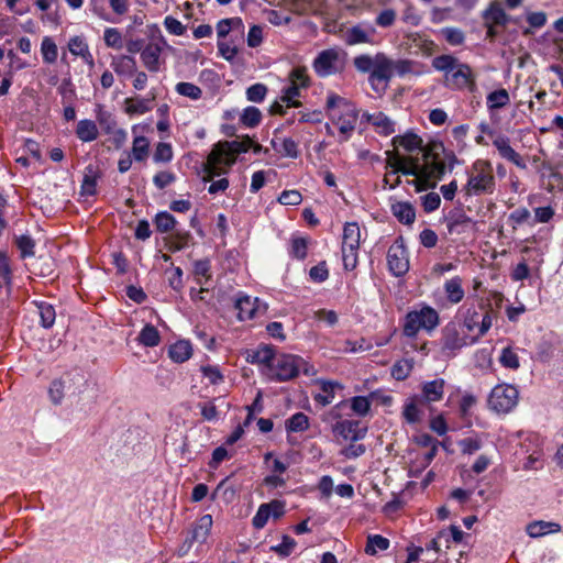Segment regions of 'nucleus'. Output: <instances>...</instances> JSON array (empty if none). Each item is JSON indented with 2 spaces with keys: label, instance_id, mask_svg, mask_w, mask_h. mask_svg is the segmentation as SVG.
Instances as JSON below:
<instances>
[{
  "label": "nucleus",
  "instance_id": "nucleus-39",
  "mask_svg": "<svg viewBox=\"0 0 563 563\" xmlns=\"http://www.w3.org/2000/svg\"><path fill=\"white\" fill-rule=\"evenodd\" d=\"M299 87L296 85L289 84V86L283 88L280 101L286 104V107L299 108L302 106V102L299 100L301 97Z\"/></svg>",
  "mask_w": 563,
  "mask_h": 563
},
{
  "label": "nucleus",
  "instance_id": "nucleus-6",
  "mask_svg": "<svg viewBox=\"0 0 563 563\" xmlns=\"http://www.w3.org/2000/svg\"><path fill=\"white\" fill-rule=\"evenodd\" d=\"M518 390L509 384L495 386L488 397V406L496 412L507 413L511 411L518 402Z\"/></svg>",
  "mask_w": 563,
  "mask_h": 563
},
{
  "label": "nucleus",
  "instance_id": "nucleus-28",
  "mask_svg": "<svg viewBox=\"0 0 563 563\" xmlns=\"http://www.w3.org/2000/svg\"><path fill=\"white\" fill-rule=\"evenodd\" d=\"M154 99H155L154 93H152L151 98H141V97L126 98L124 101L125 112L129 115L144 114L152 110L151 102Z\"/></svg>",
  "mask_w": 563,
  "mask_h": 563
},
{
  "label": "nucleus",
  "instance_id": "nucleus-3",
  "mask_svg": "<svg viewBox=\"0 0 563 563\" xmlns=\"http://www.w3.org/2000/svg\"><path fill=\"white\" fill-rule=\"evenodd\" d=\"M419 309L406 313L402 322V334L416 339L420 330L433 331L440 323L438 311L427 303H420Z\"/></svg>",
  "mask_w": 563,
  "mask_h": 563
},
{
  "label": "nucleus",
  "instance_id": "nucleus-20",
  "mask_svg": "<svg viewBox=\"0 0 563 563\" xmlns=\"http://www.w3.org/2000/svg\"><path fill=\"white\" fill-rule=\"evenodd\" d=\"M393 216L402 224L411 225L416 220V209L411 202L397 201L390 207Z\"/></svg>",
  "mask_w": 563,
  "mask_h": 563
},
{
  "label": "nucleus",
  "instance_id": "nucleus-59",
  "mask_svg": "<svg viewBox=\"0 0 563 563\" xmlns=\"http://www.w3.org/2000/svg\"><path fill=\"white\" fill-rule=\"evenodd\" d=\"M268 92V88L266 85L262 82L254 84L246 89V99L251 102L260 103L264 101L266 95Z\"/></svg>",
  "mask_w": 563,
  "mask_h": 563
},
{
  "label": "nucleus",
  "instance_id": "nucleus-23",
  "mask_svg": "<svg viewBox=\"0 0 563 563\" xmlns=\"http://www.w3.org/2000/svg\"><path fill=\"white\" fill-rule=\"evenodd\" d=\"M361 231L357 222H347L343 228L342 247L349 251H358Z\"/></svg>",
  "mask_w": 563,
  "mask_h": 563
},
{
  "label": "nucleus",
  "instance_id": "nucleus-30",
  "mask_svg": "<svg viewBox=\"0 0 563 563\" xmlns=\"http://www.w3.org/2000/svg\"><path fill=\"white\" fill-rule=\"evenodd\" d=\"M75 133L76 136L85 143L97 140L99 135L96 122L89 119L78 121Z\"/></svg>",
  "mask_w": 563,
  "mask_h": 563
},
{
  "label": "nucleus",
  "instance_id": "nucleus-24",
  "mask_svg": "<svg viewBox=\"0 0 563 563\" xmlns=\"http://www.w3.org/2000/svg\"><path fill=\"white\" fill-rule=\"evenodd\" d=\"M100 178V173L96 166L89 164L85 168V174L80 187V194L82 196H95L97 195V184Z\"/></svg>",
  "mask_w": 563,
  "mask_h": 563
},
{
  "label": "nucleus",
  "instance_id": "nucleus-17",
  "mask_svg": "<svg viewBox=\"0 0 563 563\" xmlns=\"http://www.w3.org/2000/svg\"><path fill=\"white\" fill-rule=\"evenodd\" d=\"M394 147H402L405 151L412 153L415 151H421L423 148V140L412 130H408L402 135H395L391 139Z\"/></svg>",
  "mask_w": 563,
  "mask_h": 563
},
{
  "label": "nucleus",
  "instance_id": "nucleus-44",
  "mask_svg": "<svg viewBox=\"0 0 563 563\" xmlns=\"http://www.w3.org/2000/svg\"><path fill=\"white\" fill-rule=\"evenodd\" d=\"M510 103V97L505 88L492 91L487 96V107L489 110L500 109Z\"/></svg>",
  "mask_w": 563,
  "mask_h": 563
},
{
  "label": "nucleus",
  "instance_id": "nucleus-51",
  "mask_svg": "<svg viewBox=\"0 0 563 563\" xmlns=\"http://www.w3.org/2000/svg\"><path fill=\"white\" fill-rule=\"evenodd\" d=\"M175 90L180 96L188 97L191 100H199L202 96L201 88L192 82H178L175 87Z\"/></svg>",
  "mask_w": 563,
  "mask_h": 563
},
{
  "label": "nucleus",
  "instance_id": "nucleus-54",
  "mask_svg": "<svg viewBox=\"0 0 563 563\" xmlns=\"http://www.w3.org/2000/svg\"><path fill=\"white\" fill-rule=\"evenodd\" d=\"M412 367L413 366L410 361L400 360V361H397L391 366L390 373H391L393 378H395L396 380H405L410 375Z\"/></svg>",
  "mask_w": 563,
  "mask_h": 563
},
{
  "label": "nucleus",
  "instance_id": "nucleus-45",
  "mask_svg": "<svg viewBox=\"0 0 563 563\" xmlns=\"http://www.w3.org/2000/svg\"><path fill=\"white\" fill-rule=\"evenodd\" d=\"M373 126L380 135L388 136L395 132V122L391 121L384 112L375 113Z\"/></svg>",
  "mask_w": 563,
  "mask_h": 563
},
{
  "label": "nucleus",
  "instance_id": "nucleus-11",
  "mask_svg": "<svg viewBox=\"0 0 563 563\" xmlns=\"http://www.w3.org/2000/svg\"><path fill=\"white\" fill-rule=\"evenodd\" d=\"M339 53L334 48L321 51L313 60V69L319 77H327L339 71L336 63Z\"/></svg>",
  "mask_w": 563,
  "mask_h": 563
},
{
  "label": "nucleus",
  "instance_id": "nucleus-60",
  "mask_svg": "<svg viewBox=\"0 0 563 563\" xmlns=\"http://www.w3.org/2000/svg\"><path fill=\"white\" fill-rule=\"evenodd\" d=\"M173 159V147L169 143L159 142L153 154L155 163H168Z\"/></svg>",
  "mask_w": 563,
  "mask_h": 563
},
{
  "label": "nucleus",
  "instance_id": "nucleus-47",
  "mask_svg": "<svg viewBox=\"0 0 563 563\" xmlns=\"http://www.w3.org/2000/svg\"><path fill=\"white\" fill-rule=\"evenodd\" d=\"M41 53L43 62L53 64L57 60L58 49L57 45L51 36H44L41 44Z\"/></svg>",
  "mask_w": 563,
  "mask_h": 563
},
{
  "label": "nucleus",
  "instance_id": "nucleus-55",
  "mask_svg": "<svg viewBox=\"0 0 563 563\" xmlns=\"http://www.w3.org/2000/svg\"><path fill=\"white\" fill-rule=\"evenodd\" d=\"M211 261L209 258H202L194 262V275L197 278V283L202 285L200 277H205L206 280L211 278Z\"/></svg>",
  "mask_w": 563,
  "mask_h": 563
},
{
  "label": "nucleus",
  "instance_id": "nucleus-58",
  "mask_svg": "<svg viewBox=\"0 0 563 563\" xmlns=\"http://www.w3.org/2000/svg\"><path fill=\"white\" fill-rule=\"evenodd\" d=\"M241 27L243 26V22L241 18H228L222 19L217 23V34L219 38H224L232 27Z\"/></svg>",
  "mask_w": 563,
  "mask_h": 563
},
{
  "label": "nucleus",
  "instance_id": "nucleus-62",
  "mask_svg": "<svg viewBox=\"0 0 563 563\" xmlns=\"http://www.w3.org/2000/svg\"><path fill=\"white\" fill-rule=\"evenodd\" d=\"M276 350L273 345L263 344L260 345V364H263L267 367V372L271 369V365L275 362Z\"/></svg>",
  "mask_w": 563,
  "mask_h": 563
},
{
  "label": "nucleus",
  "instance_id": "nucleus-40",
  "mask_svg": "<svg viewBox=\"0 0 563 563\" xmlns=\"http://www.w3.org/2000/svg\"><path fill=\"white\" fill-rule=\"evenodd\" d=\"M96 119L107 134H110L117 126L114 115L104 110L102 104L96 106Z\"/></svg>",
  "mask_w": 563,
  "mask_h": 563
},
{
  "label": "nucleus",
  "instance_id": "nucleus-7",
  "mask_svg": "<svg viewBox=\"0 0 563 563\" xmlns=\"http://www.w3.org/2000/svg\"><path fill=\"white\" fill-rule=\"evenodd\" d=\"M394 75V63L383 53L376 54L374 68L368 80L376 92H385L389 80Z\"/></svg>",
  "mask_w": 563,
  "mask_h": 563
},
{
  "label": "nucleus",
  "instance_id": "nucleus-12",
  "mask_svg": "<svg viewBox=\"0 0 563 563\" xmlns=\"http://www.w3.org/2000/svg\"><path fill=\"white\" fill-rule=\"evenodd\" d=\"M333 431L344 440L355 442L365 438L367 428L362 427L358 420H342L334 424Z\"/></svg>",
  "mask_w": 563,
  "mask_h": 563
},
{
  "label": "nucleus",
  "instance_id": "nucleus-34",
  "mask_svg": "<svg viewBox=\"0 0 563 563\" xmlns=\"http://www.w3.org/2000/svg\"><path fill=\"white\" fill-rule=\"evenodd\" d=\"M137 341L147 347L157 346L161 343V334L156 327L146 323L139 333Z\"/></svg>",
  "mask_w": 563,
  "mask_h": 563
},
{
  "label": "nucleus",
  "instance_id": "nucleus-49",
  "mask_svg": "<svg viewBox=\"0 0 563 563\" xmlns=\"http://www.w3.org/2000/svg\"><path fill=\"white\" fill-rule=\"evenodd\" d=\"M527 22L530 27H527L522 31L525 36L533 34L531 29H541L547 23V14L543 11L530 12L527 14Z\"/></svg>",
  "mask_w": 563,
  "mask_h": 563
},
{
  "label": "nucleus",
  "instance_id": "nucleus-27",
  "mask_svg": "<svg viewBox=\"0 0 563 563\" xmlns=\"http://www.w3.org/2000/svg\"><path fill=\"white\" fill-rule=\"evenodd\" d=\"M0 278L3 280L7 296L10 297L13 290V271L8 252L0 250Z\"/></svg>",
  "mask_w": 563,
  "mask_h": 563
},
{
  "label": "nucleus",
  "instance_id": "nucleus-21",
  "mask_svg": "<svg viewBox=\"0 0 563 563\" xmlns=\"http://www.w3.org/2000/svg\"><path fill=\"white\" fill-rule=\"evenodd\" d=\"M444 379L437 378L430 382H426L422 385L421 399L426 402L440 401L444 394Z\"/></svg>",
  "mask_w": 563,
  "mask_h": 563
},
{
  "label": "nucleus",
  "instance_id": "nucleus-15",
  "mask_svg": "<svg viewBox=\"0 0 563 563\" xmlns=\"http://www.w3.org/2000/svg\"><path fill=\"white\" fill-rule=\"evenodd\" d=\"M472 74V67L466 63L460 62L455 69L449 76H445V86L450 89L463 90Z\"/></svg>",
  "mask_w": 563,
  "mask_h": 563
},
{
  "label": "nucleus",
  "instance_id": "nucleus-43",
  "mask_svg": "<svg viewBox=\"0 0 563 563\" xmlns=\"http://www.w3.org/2000/svg\"><path fill=\"white\" fill-rule=\"evenodd\" d=\"M150 152V141L145 136H135L133 140L132 152L130 153L135 162H144Z\"/></svg>",
  "mask_w": 563,
  "mask_h": 563
},
{
  "label": "nucleus",
  "instance_id": "nucleus-8",
  "mask_svg": "<svg viewBox=\"0 0 563 563\" xmlns=\"http://www.w3.org/2000/svg\"><path fill=\"white\" fill-rule=\"evenodd\" d=\"M387 264L390 273L396 277H401L409 271L408 251L402 236H398L389 246Z\"/></svg>",
  "mask_w": 563,
  "mask_h": 563
},
{
  "label": "nucleus",
  "instance_id": "nucleus-48",
  "mask_svg": "<svg viewBox=\"0 0 563 563\" xmlns=\"http://www.w3.org/2000/svg\"><path fill=\"white\" fill-rule=\"evenodd\" d=\"M423 159L438 161L440 155L444 153L445 146L440 140H431L426 146L423 145Z\"/></svg>",
  "mask_w": 563,
  "mask_h": 563
},
{
  "label": "nucleus",
  "instance_id": "nucleus-42",
  "mask_svg": "<svg viewBox=\"0 0 563 563\" xmlns=\"http://www.w3.org/2000/svg\"><path fill=\"white\" fill-rule=\"evenodd\" d=\"M285 428L288 433L306 431L309 428V418L303 412H296L285 421Z\"/></svg>",
  "mask_w": 563,
  "mask_h": 563
},
{
  "label": "nucleus",
  "instance_id": "nucleus-64",
  "mask_svg": "<svg viewBox=\"0 0 563 563\" xmlns=\"http://www.w3.org/2000/svg\"><path fill=\"white\" fill-rule=\"evenodd\" d=\"M290 84L299 88H308L310 86V78L305 68H294L289 74Z\"/></svg>",
  "mask_w": 563,
  "mask_h": 563
},
{
  "label": "nucleus",
  "instance_id": "nucleus-35",
  "mask_svg": "<svg viewBox=\"0 0 563 563\" xmlns=\"http://www.w3.org/2000/svg\"><path fill=\"white\" fill-rule=\"evenodd\" d=\"M459 64L460 60L450 54L435 56L431 62L432 67L438 71L444 73L445 76H449Z\"/></svg>",
  "mask_w": 563,
  "mask_h": 563
},
{
  "label": "nucleus",
  "instance_id": "nucleus-18",
  "mask_svg": "<svg viewBox=\"0 0 563 563\" xmlns=\"http://www.w3.org/2000/svg\"><path fill=\"white\" fill-rule=\"evenodd\" d=\"M473 220L462 209H454L449 212L448 231L451 234H462Z\"/></svg>",
  "mask_w": 563,
  "mask_h": 563
},
{
  "label": "nucleus",
  "instance_id": "nucleus-13",
  "mask_svg": "<svg viewBox=\"0 0 563 563\" xmlns=\"http://www.w3.org/2000/svg\"><path fill=\"white\" fill-rule=\"evenodd\" d=\"M493 145L497 148L499 155L515 164L520 169L527 168V163L522 158V156L517 153L511 146H510V140L508 136L504 134H498L493 140Z\"/></svg>",
  "mask_w": 563,
  "mask_h": 563
},
{
  "label": "nucleus",
  "instance_id": "nucleus-14",
  "mask_svg": "<svg viewBox=\"0 0 563 563\" xmlns=\"http://www.w3.org/2000/svg\"><path fill=\"white\" fill-rule=\"evenodd\" d=\"M262 307L258 298L252 300L247 295H240L235 300V309L238 310V318L241 321L251 320L256 317ZM266 310V305H263V312Z\"/></svg>",
  "mask_w": 563,
  "mask_h": 563
},
{
  "label": "nucleus",
  "instance_id": "nucleus-2",
  "mask_svg": "<svg viewBox=\"0 0 563 563\" xmlns=\"http://www.w3.org/2000/svg\"><path fill=\"white\" fill-rule=\"evenodd\" d=\"M313 367L299 355L295 354H278L271 369L266 372V376L271 382L284 383L289 382L302 372L305 375H310Z\"/></svg>",
  "mask_w": 563,
  "mask_h": 563
},
{
  "label": "nucleus",
  "instance_id": "nucleus-46",
  "mask_svg": "<svg viewBox=\"0 0 563 563\" xmlns=\"http://www.w3.org/2000/svg\"><path fill=\"white\" fill-rule=\"evenodd\" d=\"M308 254V239L303 236H292L290 240L289 255L292 258L303 261Z\"/></svg>",
  "mask_w": 563,
  "mask_h": 563
},
{
  "label": "nucleus",
  "instance_id": "nucleus-37",
  "mask_svg": "<svg viewBox=\"0 0 563 563\" xmlns=\"http://www.w3.org/2000/svg\"><path fill=\"white\" fill-rule=\"evenodd\" d=\"M390 545V541L380 534H369L366 540L365 553L367 555H376L377 550L386 551Z\"/></svg>",
  "mask_w": 563,
  "mask_h": 563
},
{
  "label": "nucleus",
  "instance_id": "nucleus-53",
  "mask_svg": "<svg viewBox=\"0 0 563 563\" xmlns=\"http://www.w3.org/2000/svg\"><path fill=\"white\" fill-rule=\"evenodd\" d=\"M445 41L452 46L462 45L465 42V34L461 29L446 26L441 30Z\"/></svg>",
  "mask_w": 563,
  "mask_h": 563
},
{
  "label": "nucleus",
  "instance_id": "nucleus-56",
  "mask_svg": "<svg viewBox=\"0 0 563 563\" xmlns=\"http://www.w3.org/2000/svg\"><path fill=\"white\" fill-rule=\"evenodd\" d=\"M346 43L349 45H355L361 43H371V38L366 31H364L361 26L355 25L349 29L346 32Z\"/></svg>",
  "mask_w": 563,
  "mask_h": 563
},
{
  "label": "nucleus",
  "instance_id": "nucleus-52",
  "mask_svg": "<svg viewBox=\"0 0 563 563\" xmlns=\"http://www.w3.org/2000/svg\"><path fill=\"white\" fill-rule=\"evenodd\" d=\"M416 399L417 397L411 398L402 409V417L410 424L418 423L421 420V411L416 404Z\"/></svg>",
  "mask_w": 563,
  "mask_h": 563
},
{
  "label": "nucleus",
  "instance_id": "nucleus-19",
  "mask_svg": "<svg viewBox=\"0 0 563 563\" xmlns=\"http://www.w3.org/2000/svg\"><path fill=\"white\" fill-rule=\"evenodd\" d=\"M162 47L158 44L150 43L141 52V59L146 69L151 73H157L159 70V57Z\"/></svg>",
  "mask_w": 563,
  "mask_h": 563
},
{
  "label": "nucleus",
  "instance_id": "nucleus-29",
  "mask_svg": "<svg viewBox=\"0 0 563 563\" xmlns=\"http://www.w3.org/2000/svg\"><path fill=\"white\" fill-rule=\"evenodd\" d=\"M192 355V347L189 341L179 340L172 344L168 349V356L175 363H184L188 361Z\"/></svg>",
  "mask_w": 563,
  "mask_h": 563
},
{
  "label": "nucleus",
  "instance_id": "nucleus-5",
  "mask_svg": "<svg viewBox=\"0 0 563 563\" xmlns=\"http://www.w3.org/2000/svg\"><path fill=\"white\" fill-rule=\"evenodd\" d=\"M474 173L468 176L465 185L466 195H484L493 194L495 190V177L493 175V166L489 161L476 159L472 166Z\"/></svg>",
  "mask_w": 563,
  "mask_h": 563
},
{
  "label": "nucleus",
  "instance_id": "nucleus-63",
  "mask_svg": "<svg viewBox=\"0 0 563 563\" xmlns=\"http://www.w3.org/2000/svg\"><path fill=\"white\" fill-rule=\"evenodd\" d=\"M500 364L510 369H517L520 366L518 355L511 350V347H505L501 351V355L499 357Z\"/></svg>",
  "mask_w": 563,
  "mask_h": 563
},
{
  "label": "nucleus",
  "instance_id": "nucleus-41",
  "mask_svg": "<svg viewBox=\"0 0 563 563\" xmlns=\"http://www.w3.org/2000/svg\"><path fill=\"white\" fill-rule=\"evenodd\" d=\"M263 114L254 106L246 107L240 115V123L246 128H256L262 122Z\"/></svg>",
  "mask_w": 563,
  "mask_h": 563
},
{
  "label": "nucleus",
  "instance_id": "nucleus-26",
  "mask_svg": "<svg viewBox=\"0 0 563 563\" xmlns=\"http://www.w3.org/2000/svg\"><path fill=\"white\" fill-rule=\"evenodd\" d=\"M33 305L37 309L40 316V324L44 329H51L56 319V311L52 303L43 300H34Z\"/></svg>",
  "mask_w": 563,
  "mask_h": 563
},
{
  "label": "nucleus",
  "instance_id": "nucleus-57",
  "mask_svg": "<svg viewBox=\"0 0 563 563\" xmlns=\"http://www.w3.org/2000/svg\"><path fill=\"white\" fill-rule=\"evenodd\" d=\"M297 542L291 537L284 534L282 537V542L277 545L271 547V551L277 553L282 558H287L291 554Z\"/></svg>",
  "mask_w": 563,
  "mask_h": 563
},
{
  "label": "nucleus",
  "instance_id": "nucleus-33",
  "mask_svg": "<svg viewBox=\"0 0 563 563\" xmlns=\"http://www.w3.org/2000/svg\"><path fill=\"white\" fill-rule=\"evenodd\" d=\"M320 387H321L322 394L314 395L313 399L316 402L320 404L321 406L330 405L334 398L335 389L343 388V386L340 383L331 382V380H321Z\"/></svg>",
  "mask_w": 563,
  "mask_h": 563
},
{
  "label": "nucleus",
  "instance_id": "nucleus-61",
  "mask_svg": "<svg viewBox=\"0 0 563 563\" xmlns=\"http://www.w3.org/2000/svg\"><path fill=\"white\" fill-rule=\"evenodd\" d=\"M103 40L108 47L120 49L123 46L122 35L118 29H106Z\"/></svg>",
  "mask_w": 563,
  "mask_h": 563
},
{
  "label": "nucleus",
  "instance_id": "nucleus-1",
  "mask_svg": "<svg viewBox=\"0 0 563 563\" xmlns=\"http://www.w3.org/2000/svg\"><path fill=\"white\" fill-rule=\"evenodd\" d=\"M327 114L331 122L339 126L340 143L346 142L356 128L358 110L356 106L345 98L329 93L325 103Z\"/></svg>",
  "mask_w": 563,
  "mask_h": 563
},
{
  "label": "nucleus",
  "instance_id": "nucleus-9",
  "mask_svg": "<svg viewBox=\"0 0 563 563\" xmlns=\"http://www.w3.org/2000/svg\"><path fill=\"white\" fill-rule=\"evenodd\" d=\"M252 139L249 135L242 136L241 140L222 141L214 145L210 153L211 162L221 163L224 154L231 152L232 154H242L251 150Z\"/></svg>",
  "mask_w": 563,
  "mask_h": 563
},
{
  "label": "nucleus",
  "instance_id": "nucleus-25",
  "mask_svg": "<svg viewBox=\"0 0 563 563\" xmlns=\"http://www.w3.org/2000/svg\"><path fill=\"white\" fill-rule=\"evenodd\" d=\"M212 523L213 520L211 515L201 516L194 522L192 528L189 530L192 538H196L200 544L205 543L210 534Z\"/></svg>",
  "mask_w": 563,
  "mask_h": 563
},
{
  "label": "nucleus",
  "instance_id": "nucleus-36",
  "mask_svg": "<svg viewBox=\"0 0 563 563\" xmlns=\"http://www.w3.org/2000/svg\"><path fill=\"white\" fill-rule=\"evenodd\" d=\"M14 244L20 252L22 260L33 257L35 255V240L29 234L14 236Z\"/></svg>",
  "mask_w": 563,
  "mask_h": 563
},
{
  "label": "nucleus",
  "instance_id": "nucleus-10",
  "mask_svg": "<svg viewBox=\"0 0 563 563\" xmlns=\"http://www.w3.org/2000/svg\"><path fill=\"white\" fill-rule=\"evenodd\" d=\"M387 167H391V174L397 175L398 173H401L405 176H415L419 177L421 174V166L419 165V158L418 157H411L410 166L406 165V161L404 157L399 155L398 152L395 151H387Z\"/></svg>",
  "mask_w": 563,
  "mask_h": 563
},
{
  "label": "nucleus",
  "instance_id": "nucleus-31",
  "mask_svg": "<svg viewBox=\"0 0 563 563\" xmlns=\"http://www.w3.org/2000/svg\"><path fill=\"white\" fill-rule=\"evenodd\" d=\"M111 67L118 75L132 76L136 73V60L130 55L117 56L112 58Z\"/></svg>",
  "mask_w": 563,
  "mask_h": 563
},
{
  "label": "nucleus",
  "instance_id": "nucleus-4",
  "mask_svg": "<svg viewBox=\"0 0 563 563\" xmlns=\"http://www.w3.org/2000/svg\"><path fill=\"white\" fill-rule=\"evenodd\" d=\"M478 336H471L462 331L459 322L451 320L441 329L440 352L445 357H455L465 346L475 344Z\"/></svg>",
  "mask_w": 563,
  "mask_h": 563
},
{
  "label": "nucleus",
  "instance_id": "nucleus-16",
  "mask_svg": "<svg viewBox=\"0 0 563 563\" xmlns=\"http://www.w3.org/2000/svg\"><path fill=\"white\" fill-rule=\"evenodd\" d=\"M482 18L484 22H490L497 26H506L510 21H512L511 16L505 12L497 1H493L489 7L483 11ZM514 22L517 23L518 21L514 20Z\"/></svg>",
  "mask_w": 563,
  "mask_h": 563
},
{
  "label": "nucleus",
  "instance_id": "nucleus-38",
  "mask_svg": "<svg viewBox=\"0 0 563 563\" xmlns=\"http://www.w3.org/2000/svg\"><path fill=\"white\" fill-rule=\"evenodd\" d=\"M153 223L157 232L167 233L175 229L177 221L172 213L167 211H159L155 216Z\"/></svg>",
  "mask_w": 563,
  "mask_h": 563
},
{
  "label": "nucleus",
  "instance_id": "nucleus-50",
  "mask_svg": "<svg viewBox=\"0 0 563 563\" xmlns=\"http://www.w3.org/2000/svg\"><path fill=\"white\" fill-rule=\"evenodd\" d=\"M374 396L372 393L367 396H354L351 398V409L358 416H366L371 410V398Z\"/></svg>",
  "mask_w": 563,
  "mask_h": 563
},
{
  "label": "nucleus",
  "instance_id": "nucleus-22",
  "mask_svg": "<svg viewBox=\"0 0 563 563\" xmlns=\"http://www.w3.org/2000/svg\"><path fill=\"white\" fill-rule=\"evenodd\" d=\"M443 289L446 300L451 305L460 303L465 296L463 279L460 276H454L451 279H448L443 285Z\"/></svg>",
  "mask_w": 563,
  "mask_h": 563
},
{
  "label": "nucleus",
  "instance_id": "nucleus-32",
  "mask_svg": "<svg viewBox=\"0 0 563 563\" xmlns=\"http://www.w3.org/2000/svg\"><path fill=\"white\" fill-rule=\"evenodd\" d=\"M561 531V525L548 521H533L527 526V533L531 538H540L548 533Z\"/></svg>",
  "mask_w": 563,
  "mask_h": 563
}]
</instances>
